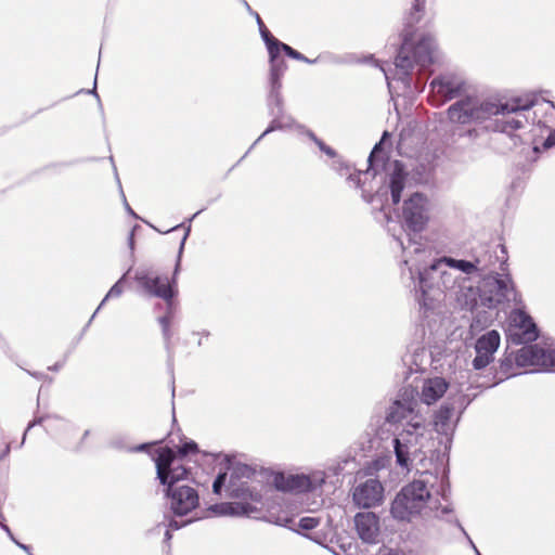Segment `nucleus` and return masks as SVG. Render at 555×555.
<instances>
[{
    "label": "nucleus",
    "instance_id": "nucleus-64",
    "mask_svg": "<svg viewBox=\"0 0 555 555\" xmlns=\"http://www.w3.org/2000/svg\"><path fill=\"white\" fill-rule=\"evenodd\" d=\"M204 336L208 337L209 336V333L208 332H204L203 333Z\"/></svg>",
    "mask_w": 555,
    "mask_h": 555
},
{
    "label": "nucleus",
    "instance_id": "nucleus-14",
    "mask_svg": "<svg viewBox=\"0 0 555 555\" xmlns=\"http://www.w3.org/2000/svg\"><path fill=\"white\" fill-rule=\"evenodd\" d=\"M473 258L479 278L495 275V273H499L498 270L505 273L507 270L508 255L506 247L502 244L492 247L483 246L480 250L474 253Z\"/></svg>",
    "mask_w": 555,
    "mask_h": 555
},
{
    "label": "nucleus",
    "instance_id": "nucleus-38",
    "mask_svg": "<svg viewBox=\"0 0 555 555\" xmlns=\"http://www.w3.org/2000/svg\"><path fill=\"white\" fill-rule=\"evenodd\" d=\"M512 370V360L508 359V358H505L504 360L501 361L500 363V372L505 376V377H509V376H515L516 373L514 372H511Z\"/></svg>",
    "mask_w": 555,
    "mask_h": 555
},
{
    "label": "nucleus",
    "instance_id": "nucleus-33",
    "mask_svg": "<svg viewBox=\"0 0 555 555\" xmlns=\"http://www.w3.org/2000/svg\"><path fill=\"white\" fill-rule=\"evenodd\" d=\"M305 134L310 139L312 140L318 146L319 149L324 152L326 155H328L330 157H335L336 153L335 151L330 147L328 145H326L322 140H320L319 138H317V135L311 131V130H305Z\"/></svg>",
    "mask_w": 555,
    "mask_h": 555
},
{
    "label": "nucleus",
    "instance_id": "nucleus-40",
    "mask_svg": "<svg viewBox=\"0 0 555 555\" xmlns=\"http://www.w3.org/2000/svg\"><path fill=\"white\" fill-rule=\"evenodd\" d=\"M162 332H163V336H164V340H165V346L168 351V358H169V361H171L172 354H171L170 340H171L172 333L170 331V326L162 328Z\"/></svg>",
    "mask_w": 555,
    "mask_h": 555
},
{
    "label": "nucleus",
    "instance_id": "nucleus-18",
    "mask_svg": "<svg viewBox=\"0 0 555 555\" xmlns=\"http://www.w3.org/2000/svg\"><path fill=\"white\" fill-rule=\"evenodd\" d=\"M500 343L501 337L495 330L481 335L475 343L476 357L472 362L473 367L477 371L487 367L494 360Z\"/></svg>",
    "mask_w": 555,
    "mask_h": 555
},
{
    "label": "nucleus",
    "instance_id": "nucleus-31",
    "mask_svg": "<svg viewBox=\"0 0 555 555\" xmlns=\"http://www.w3.org/2000/svg\"><path fill=\"white\" fill-rule=\"evenodd\" d=\"M540 131L541 133H547V138L545 139L543 146L545 149L552 147L555 145V133L553 132V129L551 126H547L545 121L539 120L537 124L535 131Z\"/></svg>",
    "mask_w": 555,
    "mask_h": 555
},
{
    "label": "nucleus",
    "instance_id": "nucleus-42",
    "mask_svg": "<svg viewBox=\"0 0 555 555\" xmlns=\"http://www.w3.org/2000/svg\"><path fill=\"white\" fill-rule=\"evenodd\" d=\"M43 421H44V417H37V418H35L34 421H31V422L28 424V426H27V428H26V430H25V433H24L22 443H24V441H25V438H26L27 431H28V430H30V429H31L34 426H36V425H41V424L43 423Z\"/></svg>",
    "mask_w": 555,
    "mask_h": 555
},
{
    "label": "nucleus",
    "instance_id": "nucleus-20",
    "mask_svg": "<svg viewBox=\"0 0 555 555\" xmlns=\"http://www.w3.org/2000/svg\"><path fill=\"white\" fill-rule=\"evenodd\" d=\"M406 172L401 162L393 160L388 164L387 178L388 188L390 190L391 202L393 205L399 204L401 199V193L406 184Z\"/></svg>",
    "mask_w": 555,
    "mask_h": 555
},
{
    "label": "nucleus",
    "instance_id": "nucleus-27",
    "mask_svg": "<svg viewBox=\"0 0 555 555\" xmlns=\"http://www.w3.org/2000/svg\"><path fill=\"white\" fill-rule=\"evenodd\" d=\"M190 522H192L191 519L188 521H178L176 519L168 518L167 516H165V520L159 522L154 528V531L160 530L162 528H164L165 529V542H169L171 540V530H178Z\"/></svg>",
    "mask_w": 555,
    "mask_h": 555
},
{
    "label": "nucleus",
    "instance_id": "nucleus-26",
    "mask_svg": "<svg viewBox=\"0 0 555 555\" xmlns=\"http://www.w3.org/2000/svg\"><path fill=\"white\" fill-rule=\"evenodd\" d=\"M287 69V64L284 60L270 63L269 83L273 88H282V77Z\"/></svg>",
    "mask_w": 555,
    "mask_h": 555
},
{
    "label": "nucleus",
    "instance_id": "nucleus-21",
    "mask_svg": "<svg viewBox=\"0 0 555 555\" xmlns=\"http://www.w3.org/2000/svg\"><path fill=\"white\" fill-rule=\"evenodd\" d=\"M270 115L273 116V119L268 128L254 142V145L258 144L267 134L275 130L295 129L299 134H305V130H308L305 126L296 124L294 118L291 115H286L283 109L281 113H278L274 108H271Z\"/></svg>",
    "mask_w": 555,
    "mask_h": 555
},
{
    "label": "nucleus",
    "instance_id": "nucleus-51",
    "mask_svg": "<svg viewBox=\"0 0 555 555\" xmlns=\"http://www.w3.org/2000/svg\"><path fill=\"white\" fill-rule=\"evenodd\" d=\"M242 4L246 8V10L248 11L249 14H251L253 16H255V11H253V9L250 8V5L248 4V2L246 0L244 1H241Z\"/></svg>",
    "mask_w": 555,
    "mask_h": 555
},
{
    "label": "nucleus",
    "instance_id": "nucleus-15",
    "mask_svg": "<svg viewBox=\"0 0 555 555\" xmlns=\"http://www.w3.org/2000/svg\"><path fill=\"white\" fill-rule=\"evenodd\" d=\"M467 83L456 75L444 74L433 79L430 82L429 101L435 106H440L447 101L465 95Z\"/></svg>",
    "mask_w": 555,
    "mask_h": 555
},
{
    "label": "nucleus",
    "instance_id": "nucleus-16",
    "mask_svg": "<svg viewBox=\"0 0 555 555\" xmlns=\"http://www.w3.org/2000/svg\"><path fill=\"white\" fill-rule=\"evenodd\" d=\"M469 401L466 400L465 396H460L454 399L453 403H444L440 406V409L435 413L434 417V427L437 434L443 435L447 438V441L450 442L454 429L456 427L459 417L453 420L455 409H460V414L466 409Z\"/></svg>",
    "mask_w": 555,
    "mask_h": 555
},
{
    "label": "nucleus",
    "instance_id": "nucleus-46",
    "mask_svg": "<svg viewBox=\"0 0 555 555\" xmlns=\"http://www.w3.org/2000/svg\"><path fill=\"white\" fill-rule=\"evenodd\" d=\"M459 528L461 529V531L463 532V534L467 538L468 542H469V545L473 547V550L476 552V550H478L476 547V545L474 544V542L472 541V539L469 538V535L467 534V532L465 531V529L460 525L457 524Z\"/></svg>",
    "mask_w": 555,
    "mask_h": 555
},
{
    "label": "nucleus",
    "instance_id": "nucleus-5",
    "mask_svg": "<svg viewBox=\"0 0 555 555\" xmlns=\"http://www.w3.org/2000/svg\"><path fill=\"white\" fill-rule=\"evenodd\" d=\"M223 461L230 473L228 494L240 502L214 504L209 511L220 516H249L257 511L255 503L262 499V485L259 479L262 473L250 465L233 461L229 455H224Z\"/></svg>",
    "mask_w": 555,
    "mask_h": 555
},
{
    "label": "nucleus",
    "instance_id": "nucleus-9",
    "mask_svg": "<svg viewBox=\"0 0 555 555\" xmlns=\"http://www.w3.org/2000/svg\"><path fill=\"white\" fill-rule=\"evenodd\" d=\"M191 225L189 224L185 229V233L181 240L177 261L172 274V279L169 282L167 276H151L146 271L138 270L134 274V280L139 283V285L151 296L162 298L167 301L168 307L170 308L172 302L171 299L175 296L173 286L177 283V276L180 272L181 258L185 245V241L190 234Z\"/></svg>",
    "mask_w": 555,
    "mask_h": 555
},
{
    "label": "nucleus",
    "instance_id": "nucleus-45",
    "mask_svg": "<svg viewBox=\"0 0 555 555\" xmlns=\"http://www.w3.org/2000/svg\"><path fill=\"white\" fill-rule=\"evenodd\" d=\"M128 245L131 251L134 249V229L129 233Z\"/></svg>",
    "mask_w": 555,
    "mask_h": 555
},
{
    "label": "nucleus",
    "instance_id": "nucleus-35",
    "mask_svg": "<svg viewBox=\"0 0 555 555\" xmlns=\"http://www.w3.org/2000/svg\"><path fill=\"white\" fill-rule=\"evenodd\" d=\"M227 477H228V473L227 472L219 473L217 475V477H216V479L214 480V483H212V491H214V493L220 494L222 487L225 486Z\"/></svg>",
    "mask_w": 555,
    "mask_h": 555
},
{
    "label": "nucleus",
    "instance_id": "nucleus-58",
    "mask_svg": "<svg viewBox=\"0 0 555 555\" xmlns=\"http://www.w3.org/2000/svg\"><path fill=\"white\" fill-rule=\"evenodd\" d=\"M61 366H62L61 364L56 363L53 366H50L49 370L57 371Z\"/></svg>",
    "mask_w": 555,
    "mask_h": 555
},
{
    "label": "nucleus",
    "instance_id": "nucleus-59",
    "mask_svg": "<svg viewBox=\"0 0 555 555\" xmlns=\"http://www.w3.org/2000/svg\"><path fill=\"white\" fill-rule=\"evenodd\" d=\"M90 434V430H86L82 436V440H85Z\"/></svg>",
    "mask_w": 555,
    "mask_h": 555
},
{
    "label": "nucleus",
    "instance_id": "nucleus-22",
    "mask_svg": "<svg viewBox=\"0 0 555 555\" xmlns=\"http://www.w3.org/2000/svg\"><path fill=\"white\" fill-rule=\"evenodd\" d=\"M388 137V132L385 131L383 134L382 140L375 144L373 147L367 162L370 164V167L366 171H358V172H350V167L348 165H345L341 162H337V166L335 165V169L339 172V175L344 176L348 173V182L353 185L354 188H359L362 184L361 176H367L370 173V170H374L373 164L377 157V155L382 152V143L383 141Z\"/></svg>",
    "mask_w": 555,
    "mask_h": 555
},
{
    "label": "nucleus",
    "instance_id": "nucleus-56",
    "mask_svg": "<svg viewBox=\"0 0 555 555\" xmlns=\"http://www.w3.org/2000/svg\"><path fill=\"white\" fill-rule=\"evenodd\" d=\"M94 86H96V79L94 80ZM89 93H92L98 100L100 99L96 92V87H93V89L90 90Z\"/></svg>",
    "mask_w": 555,
    "mask_h": 555
},
{
    "label": "nucleus",
    "instance_id": "nucleus-12",
    "mask_svg": "<svg viewBox=\"0 0 555 555\" xmlns=\"http://www.w3.org/2000/svg\"><path fill=\"white\" fill-rule=\"evenodd\" d=\"M327 481V474L315 469L309 474H289L278 473L273 477L274 487L284 492H315Z\"/></svg>",
    "mask_w": 555,
    "mask_h": 555
},
{
    "label": "nucleus",
    "instance_id": "nucleus-13",
    "mask_svg": "<svg viewBox=\"0 0 555 555\" xmlns=\"http://www.w3.org/2000/svg\"><path fill=\"white\" fill-rule=\"evenodd\" d=\"M453 296L461 308L475 313L470 324L472 328L481 330L492 322L493 313L481 310L479 284L473 286L472 284H467L465 279H462V283L459 284Z\"/></svg>",
    "mask_w": 555,
    "mask_h": 555
},
{
    "label": "nucleus",
    "instance_id": "nucleus-52",
    "mask_svg": "<svg viewBox=\"0 0 555 555\" xmlns=\"http://www.w3.org/2000/svg\"><path fill=\"white\" fill-rule=\"evenodd\" d=\"M242 4L246 8V10L248 11L249 14H251L253 16H255V11H253V9L250 8V5L248 4V2L246 0L244 1H241Z\"/></svg>",
    "mask_w": 555,
    "mask_h": 555
},
{
    "label": "nucleus",
    "instance_id": "nucleus-11",
    "mask_svg": "<svg viewBox=\"0 0 555 555\" xmlns=\"http://www.w3.org/2000/svg\"><path fill=\"white\" fill-rule=\"evenodd\" d=\"M479 288L481 310L489 312L508 301L511 295L514 294V285L507 273H495V275L481 278Z\"/></svg>",
    "mask_w": 555,
    "mask_h": 555
},
{
    "label": "nucleus",
    "instance_id": "nucleus-50",
    "mask_svg": "<svg viewBox=\"0 0 555 555\" xmlns=\"http://www.w3.org/2000/svg\"><path fill=\"white\" fill-rule=\"evenodd\" d=\"M242 4L246 8V10L248 11L249 14H251L253 16H255V11H253V9L250 8V5L248 4V2L246 0L244 1H241Z\"/></svg>",
    "mask_w": 555,
    "mask_h": 555
},
{
    "label": "nucleus",
    "instance_id": "nucleus-36",
    "mask_svg": "<svg viewBox=\"0 0 555 555\" xmlns=\"http://www.w3.org/2000/svg\"><path fill=\"white\" fill-rule=\"evenodd\" d=\"M198 451L197 443L194 441H186L179 448V454L181 456H185L191 453H196Z\"/></svg>",
    "mask_w": 555,
    "mask_h": 555
},
{
    "label": "nucleus",
    "instance_id": "nucleus-55",
    "mask_svg": "<svg viewBox=\"0 0 555 555\" xmlns=\"http://www.w3.org/2000/svg\"><path fill=\"white\" fill-rule=\"evenodd\" d=\"M301 62H305V63H308V64H314L319 61V57L318 59H314V60H310L308 57L305 56V60H300Z\"/></svg>",
    "mask_w": 555,
    "mask_h": 555
},
{
    "label": "nucleus",
    "instance_id": "nucleus-32",
    "mask_svg": "<svg viewBox=\"0 0 555 555\" xmlns=\"http://www.w3.org/2000/svg\"><path fill=\"white\" fill-rule=\"evenodd\" d=\"M349 460L345 459L341 461H335L326 466L323 470L327 474V479L331 477H338L345 469V465L348 464Z\"/></svg>",
    "mask_w": 555,
    "mask_h": 555
},
{
    "label": "nucleus",
    "instance_id": "nucleus-28",
    "mask_svg": "<svg viewBox=\"0 0 555 555\" xmlns=\"http://www.w3.org/2000/svg\"><path fill=\"white\" fill-rule=\"evenodd\" d=\"M131 269H128V271L111 287V289L108 291V293L106 294V296L103 298V300L101 301L100 306L96 308L95 312L92 314L91 319L89 322H91L95 314L98 313V311L103 307V305L111 298H118L122 292H124V287H122V283L127 276V274L130 272Z\"/></svg>",
    "mask_w": 555,
    "mask_h": 555
},
{
    "label": "nucleus",
    "instance_id": "nucleus-25",
    "mask_svg": "<svg viewBox=\"0 0 555 555\" xmlns=\"http://www.w3.org/2000/svg\"><path fill=\"white\" fill-rule=\"evenodd\" d=\"M440 259L449 266L450 269H455L461 271L462 273L466 275H477L476 266L474 263V258L472 260H464V259H454L451 257H440Z\"/></svg>",
    "mask_w": 555,
    "mask_h": 555
},
{
    "label": "nucleus",
    "instance_id": "nucleus-54",
    "mask_svg": "<svg viewBox=\"0 0 555 555\" xmlns=\"http://www.w3.org/2000/svg\"><path fill=\"white\" fill-rule=\"evenodd\" d=\"M111 446H112L113 448H116V449H121V444L119 443V441H118L117 439H113V440L111 441Z\"/></svg>",
    "mask_w": 555,
    "mask_h": 555
},
{
    "label": "nucleus",
    "instance_id": "nucleus-2",
    "mask_svg": "<svg viewBox=\"0 0 555 555\" xmlns=\"http://www.w3.org/2000/svg\"><path fill=\"white\" fill-rule=\"evenodd\" d=\"M403 253L401 276L406 287L414 293L415 300L425 310L434 308L431 292H450L453 296L460 283L459 278L440 258L434 257L433 249L423 242L409 238V245L399 240Z\"/></svg>",
    "mask_w": 555,
    "mask_h": 555
},
{
    "label": "nucleus",
    "instance_id": "nucleus-60",
    "mask_svg": "<svg viewBox=\"0 0 555 555\" xmlns=\"http://www.w3.org/2000/svg\"><path fill=\"white\" fill-rule=\"evenodd\" d=\"M202 211H203V210H198V211H196V212L192 216V218L190 219V221H191V220H193L196 216H198Z\"/></svg>",
    "mask_w": 555,
    "mask_h": 555
},
{
    "label": "nucleus",
    "instance_id": "nucleus-17",
    "mask_svg": "<svg viewBox=\"0 0 555 555\" xmlns=\"http://www.w3.org/2000/svg\"><path fill=\"white\" fill-rule=\"evenodd\" d=\"M352 501L359 508H372L384 501V487L376 478H369L352 490Z\"/></svg>",
    "mask_w": 555,
    "mask_h": 555
},
{
    "label": "nucleus",
    "instance_id": "nucleus-3",
    "mask_svg": "<svg viewBox=\"0 0 555 555\" xmlns=\"http://www.w3.org/2000/svg\"><path fill=\"white\" fill-rule=\"evenodd\" d=\"M534 103L535 99L531 95L511 98L499 103L465 95L448 108V118L452 124L469 125L494 116V130L512 134L528 121L522 113L532 108Z\"/></svg>",
    "mask_w": 555,
    "mask_h": 555
},
{
    "label": "nucleus",
    "instance_id": "nucleus-4",
    "mask_svg": "<svg viewBox=\"0 0 555 555\" xmlns=\"http://www.w3.org/2000/svg\"><path fill=\"white\" fill-rule=\"evenodd\" d=\"M426 0H413L406 17V27L402 43L395 60L393 78L400 80L406 89H418L420 76L425 73L436 59V41L433 35L420 29H412L425 11Z\"/></svg>",
    "mask_w": 555,
    "mask_h": 555
},
{
    "label": "nucleus",
    "instance_id": "nucleus-41",
    "mask_svg": "<svg viewBox=\"0 0 555 555\" xmlns=\"http://www.w3.org/2000/svg\"><path fill=\"white\" fill-rule=\"evenodd\" d=\"M283 52L294 59V60H305V55L301 54L300 52L296 51L295 49H293L292 47H289L288 44L285 43V46H283Z\"/></svg>",
    "mask_w": 555,
    "mask_h": 555
},
{
    "label": "nucleus",
    "instance_id": "nucleus-39",
    "mask_svg": "<svg viewBox=\"0 0 555 555\" xmlns=\"http://www.w3.org/2000/svg\"><path fill=\"white\" fill-rule=\"evenodd\" d=\"M255 18H256L257 24L259 26V31H260L262 40L266 41V38H268V39L272 38L273 37L272 34L268 30V28L263 24V22H262V20L259 16L258 13H255Z\"/></svg>",
    "mask_w": 555,
    "mask_h": 555
},
{
    "label": "nucleus",
    "instance_id": "nucleus-6",
    "mask_svg": "<svg viewBox=\"0 0 555 555\" xmlns=\"http://www.w3.org/2000/svg\"><path fill=\"white\" fill-rule=\"evenodd\" d=\"M159 482L165 486V495L170 511L176 516H184L199 505L197 490L183 481L189 475L188 468L170 448H160L154 459Z\"/></svg>",
    "mask_w": 555,
    "mask_h": 555
},
{
    "label": "nucleus",
    "instance_id": "nucleus-7",
    "mask_svg": "<svg viewBox=\"0 0 555 555\" xmlns=\"http://www.w3.org/2000/svg\"><path fill=\"white\" fill-rule=\"evenodd\" d=\"M507 339L512 344L525 345L515 356L517 366H539L542 370H555V348L543 347L534 341L538 336V327L532 318L522 309H514L507 318Z\"/></svg>",
    "mask_w": 555,
    "mask_h": 555
},
{
    "label": "nucleus",
    "instance_id": "nucleus-48",
    "mask_svg": "<svg viewBox=\"0 0 555 555\" xmlns=\"http://www.w3.org/2000/svg\"><path fill=\"white\" fill-rule=\"evenodd\" d=\"M362 197L364 201L369 202V203H374L375 201L379 199V193L375 194V195H371L370 197H367L364 193L362 194Z\"/></svg>",
    "mask_w": 555,
    "mask_h": 555
},
{
    "label": "nucleus",
    "instance_id": "nucleus-53",
    "mask_svg": "<svg viewBox=\"0 0 555 555\" xmlns=\"http://www.w3.org/2000/svg\"><path fill=\"white\" fill-rule=\"evenodd\" d=\"M28 374H30L31 376L38 378V379H41L44 377V374L43 373H38V372H28Z\"/></svg>",
    "mask_w": 555,
    "mask_h": 555
},
{
    "label": "nucleus",
    "instance_id": "nucleus-29",
    "mask_svg": "<svg viewBox=\"0 0 555 555\" xmlns=\"http://www.w3.org/2000/svg\"><path fill=\"white\" fill-rule=\"evenodd\" d=\"M264 43L269 53V63L279 62L283 60L280 57V52L283 51V46H285V43L281 42L275 37H272L270 39L266 38Z\"/></svg>",
    "mask_w": 555,
    "mask_h": 555
},
{
    "label": "nucleus",
    "instance_id": "nucleus-10",
    "mask_svg": "<svg viewBox=\"0 0 555 555\" xmlns=\"http://www.w3.org/2000/svg\"><path fill=\"white\" fill-rule=\"evenodd\" d=\"M416 396L417 391L414 388L403 387L398 392L395 401L389 405L386 413L387 423L399 424L402 423L403 421H406L403 429L393 437L392 441L404 430H406L409 425L415 422V420L417 418H421L423 421L424 425L430 433V441L433 440V433L431 429L429 428V425L426 423L425 417L415 411L417 406Z\"/></svg>",
    "mask_w": 555,
    "mask_h": 555
},
{
    "label": "nucleus",
    "instance_id": "nucleus-19",
    "mask_svg": "<svg viewBox=\"0 0 555 555\" xmlns=\"http://www.w3.org/2000/svg\"><path fill=\"white\" fill-rule=\"evenodd\" d=\"M359 538L365 543H376L380 531L379 518L373 512H360L354 516Z\"/></svg>",
    "mask_w": 555,
    "mask_h": 555
},
{
    "label": "nucleus",
    "instance_id": "nucleus-1",
    "mask_svg": "<svg viewBox=\"0 0 555 555\" xmlns=\"http://www.w3.org/2000/svg\"><path fill=\"white\" fill-rule=\"evenodd\" d=\"M430 433L421 418L411 423L406 430L393 440L397 466L405 473L415 470L420 478L405 485L395 496L390 506L393 519L410 522L421 516L431 502L433 481L437 475L431 472L433 454L429 449Z\"/></svg>",
    "mask_w": 555,
    "mask_h": 555
},
{
    "label": "nucleus",
    "instance_id": "nucleus-63",
    "mask_svg": "<svg viewBox=\"0 0 555 555\" xmlns=\"http://www.w3.org/2000/svg\"><path fill=\"white\" fill-rule=\"evenodd\" d=\"M180 227H182V224H178V225H176V227H172V229H170V231H173V230H176V229H178V228H180ZM167 232H169V230H168Z\"/></svg>",
    "mask_w": 555,
    "mask_h": 555
},
{
    "label": "nucleus",
    "instance_id": "nucleus-61",
    "mask_svg": "<svg viewBox=\"0 0 555 555\" xmlns=\"http://www.w3.org/2000/svg\"><path fill=\"white\" fill-rule=\"evenodd\" d=\"M449 512H450V508H449V507H443V508H442V514H447V513H449Z\"/></svg>",
    "mask_w": 555,
    "mask_h": 555
},
{
    "label": "nucleus",
    "instance_id": "nucleus-43",
    "mask_svg": "<svg viewBox=\"0 0 555 555\" xmlns=\"http://www.w3.org/2000/svg\"><path fill=\"white\" fill-rule=\"evenodd\" d=\"M150 447H151L150 443H142V444H139L137 447L130 448L129 451H131V452H143V451L147 450Z\"/></svg>",
    "mask_w": 555,
    "mask_h": 555
},
{
    "label": "nucleus",
    "instance_id": "nucleus-8",
    "mask_svg": "<svg viewBox=\"0 0 555 555\" xmlns=\"http://www.w3.org/2000/svg\"><path fill=\"white\" fill-rule=\"evenodd\" d=\"M430 212V202L422 193L415 192L408 199L403 202L402 206V221L409 232L403 236H397L396 241L400 245L399 240L409 245V238L416 242L421 241L420 233L425 229Z\"/></svg>",
    "mask_w": 555,
    "mask_h": 555
},
{
    "label": "nucleus",
    "instance_id": "nucleus-44",
    "mask_svg": "<svg viewBox=\"0 0 555 555\" xmlns=\"http://www.w3.org/2000/svg\"><path fill=\"white\" fill-rule=\"evenodd\" d=\"M158 322L162 326V328L169 327L170 326V318L169 315H163L158 319Z\"/></svg>",
    "mask_w": 555,
    "mask_h": 555
},
{
    "label": "nucleus",
    "instance_id": "nucleus-34",
    "mask_svg": "<svg viewBox=\"0 0 555 555\" xmlns=\"http://www.w3.org/2000/svg\"><path fill=\"white\" fill-rule=\"evenodd\" d=\"M320 522L321 519L319 517L305 516L299 519L298 527L304 531H308L317 528Z\"/></svg>",
    "mask_w": 555,
    "mask_h": 555
},
{
    "label": "nucleus",
    "instance_id": "nucleus-49",
    "mask_svg": "<svg viewBox=\"0 0 555 555\" xmlns=\"http://www.w3.org/2000/svg\"><path fill=\"white\" fill-rule=\"evenodd\" d=\"M1 528L7 532V534L9 535V538L14 542L16 539L14 538L12 531L10 530V528L7 526V525H1Z\"/></svg>",
    "mask_w": 555,
    "mask_h": 555
},
{
    "label": "nucleus",
    "instance_id": "nucleus-57",
    "mask_svg": "<svg viewBox=\"0 0 555 555\" xmlns=\"http://www.w3.org/2000/svg\"><path fill=\"white\" fill-rule=\"evenodd\" d=\"M380 69L384 73L386 80L389 82V80L391 78L390 75L388 74V72L383 66H380Z\"/></svg>",
    "mask_w": 555,
    "mask_h": 555
},
{
    "label": "nucleus",
    "instance_id": "nucleus-23",
    "mask_svg": "<svg viewBox=\"0 0 555 555\" xmlns=\"http://www.w3.org/2000/svg\"><path fill=\"white\" fill-rule=\"evenodd\" d=\"M449 385L442 377L425 379L421 391V401L430 405L438 401L447 391Z\"/></svg>",
    "mask_w": 555,
    "mask_h": 555
},
{
    "label": "nucleus",
    "instance_id": "nucleus-30",
    "mask_svg": "<svg viewBox=\"0 0 555 555\" xmlns=\"http://www.w3.org/2000/svg\"><path fill=\"white\" fill-rule=\"evenodd\" d=\"M282 88H273L270 87L269 95H268V107L271 113V108H274L275 112L281 113L283 109V98L281 94Z\"/></svg>",
    "mask_w": 555,
    "mask_h": 555
},
{
    "label": "nucleus",
    "instance_id": "nucleus-37",
    "mask_svg": "<svg viewBox=\"0 0 555 555\" xmlns=\"http://www.w3.org/2000/svg\"><path fill=\"white\" fill-rule=\"evenodd\" d=\"M109 159H111V163H112V164H114V159H113V157H112V156L109 157ZM113 168H114V171H115V178H116L117 183H118L119 189H120L121 196H122V198H124L125 207H126L127 211H128L131 216H133L134 218H138V216L135 215V212L131 209V207L129 206V204H128V203H127V201H126V196H125L124 191H122V189H121V184H120V180H119V177H118V173H117L116 166H115V165H113Z\"/></svg>",
    "mask_w": 555,
    "mask_h": 555
},
{
    "label": "nucleus",
    "instance_id": "nucleus-62",
    "mask_svg": "<svg viewBox=\"0 0 555 555\" xmlns=\"http://www.w3.org/2000/svg\"><path fill=\"white\" fill-rule=\"evenodd\" d=\"M386 555H402V554H400V553H398V552H389V553H388V554H386Z\"/></svg>",
    "mask_w": 555,
    "mask_h": 555
},
{
    "label": "nucleus",
    "instance_id": "nucleus-24",
    "mask_svg": "<svg viewBox=\"0 0 555 555\" xmlns=\"http://www.w3.org/2000/svg\"><path fill=\"white\" fill-rule=\"evenodd\" d=\"M426 350L417 348L412 353H408L402 358L404 365L409 367V373L423 371L425 367Z\"/></svg>",
    "mask_w": 555,
    "mask_h": 555
},
{
    "label": "nucleus",
    "instance_id": "nucleus-47",
    "mask_svg": "<svg viewBox=\"0 0 555 555\" xmlns=\"http://www.w3.org/2000/svg\"><path fill=\"white\" fill-rule=\"evenodd\" d=\"M14 543L20 547L22 548L23 551H25L28 555H34L31 552H30V547L26 544H23L21 542H18L17 540L14 541Z\"/></svg>",
    "mask_w": 555,
    "mask_h": 555
}]
</instances>
